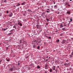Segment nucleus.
<instances>
[{
  "label": "nucleus",
  "mask_w": 73,
  "mask_h": 73,
  "mask_svg": "<svg viewBox=\"0 0 73 73\" xmlns=\"http://www.w3.org/2000/svg\"><path fill=\"white\" fill-rule=\"evenodd\" d=\"M69 24H70V23L67 24V23H66L64 24V27H67L68 25V26H69Z\"/></svg>",
  "instance_id": "1"
},
{
  "label": "nucleus",
  "mask_w": 73,
  "mask_h": 73,
  "mask_svg": "<svg viewBox=\"0 0 73 73\" xmlns=\"http://www.w3.org/2000/svg\"><path fill=\"white\" fill-rule=\"evenodd\" d=\"M65 42H66V40H62V41L61 42V44H64V43H65Z\"/></svg>",
  "instance_id": "2"
},
{
  "label": "nucleus",
  "mask_w": 73,
  "mask_h": 73,
  "mask_svg": "<svg viewBox=\"0 0 73 73\" xmlns=\"http://www.w3.org/2000/svg\"><path fill=\"white\" fill-rule=\"evenodd\" d=\"M13 15V13H11L9 15H8V16H9V17H12Z\"/></svg>",
  "instance_id": "3"
},
{
  "label": "nucleus",
  "mask_w": 73,
  "mask_h": 73,
  "mask_svg": "<svg viewBox=\"0 0 73 73\" xmlns=\"http://www.w3.org/2000/svg\"><path fill=\"white\" fill-rule=\"evenodd\" d=\"M48 69V65L46 64L45 66V69Z\"/></svg>",
  "instance_id": "4"
},
{
  "label": "nucleus",
  "mask_w": 73,
  "mask_h": 73,
  "mask_svg": "<svg viewBox=\"0 0 73 73\" xmlns=\"http://www.w3.org/2000/svg\"><path fill=\"white\" fill-rule=\"evenodd\" d=\"M52 68L54 70H55V69H56V67L54 66L52 67Z\"/></svg>",
  "instance_id": "5"
},
{
  "label": "nucleus",
  "mask_w": 73,
  "mask_h": 73,
  "mask_svg": "<svg viewBox=\"0 0 73 73\" xmlns=\"http://www.w3.org/2000/svg\"><path fill=\"white\" fill-rule=\"evenodd\" d=\"M18 24L20 26H22V25H23L21 23H20V22L18 23Z\"/></svg>",
  "instance_id": "6"
},
{
  "label": "nucleus",
  "mask_w": 73,
  "mask_h": 73,
  "mask_svg": "<svg viewBox=\"0 0 73 73\" xmlns=\"http://www.w3.org/2000/svg\"><path fill=\"white\" fill-rule=\"evenodd\" d=\"M14 29L11 30L10 31V32H11V33H13V32H14Z\"/></svg>",
  "instance_id": "7"
},
{
  "label": "nucleus",
  "mask_w": 73,
  "mask_h": 73,
  "mask_svg": "<svg viewBox=\"0 0 73 73\" xmlns=\"http://www.w3.org/2000/svg\"><path fill=\"white\" fill-rule=\"evenodd\" d=\"M25 2H23L21 3V5H25Z\"/></svg>",
  "instance_id": "8"
},
{
  "label": "nucleus",
  "mask_w": 73,
  "mask_h": 73,
  "mask_svg": "<svg viewBox=\"0 0 73 73\" xmlns=\"http://www.w3.org/2000/svg\"><path fill=\"white\" fill-rule=\"evenodd\" d=\"M46 37L48 39V38H49V39H50V38H51V37L50 36L48 37V36H46Z\"/></svg>",
  "instance_id": "9"
},
{
  "label": "nucleus",
  "mask_w": 73,
  "mask_h": 73,
  "mask_svg": "<svg viewBox=\"0 0 73 73\" xmlns=\"http://www.w3.org/2000/svg\"><path fill=\"white\" fill-rule=\"evenodd\" d=\"M20 4L18 3L16 5V7H19V6H20Z\"/></svg>",
  "instance_id": "10"
},
{
  "label": "nucleus",
  "mask_w": 73,
  "mask_h": 73,
  "mask_svg": "<svg viewBox=\"0 0 73 73\" xmlns=\"http://www.w3.org/2000/svg\"><path fill=\"white\" fill-rule=\"evenodd\" d=\"M40 68H41V67H40V66L38 65V66H37V68L38 69H40Z\"/></svg>",
  "instance_id": "11"
},
{
  "label": "nucleus",
  "mask_w": 73,
  "mask_h": 73,
  "mask_svg": "<svg viewBox=\"0 0 73 73\" xmlns=\"http://www.w3.org/2000/svg\"><path fill=\"white\" fill-rule=\"evenodd\" d=\"M13 68H10V71L11 72H12V71H13Z\"/></svg>",
  "instance_id": "12"
},
{
  "label": "nucleus",
  "mask_w": 73,
  "mask_h": 73,
  "mask_svg": "<svg viewBox=\"0 0 73 73\" xmlns=\"http://www.w3.org/2000/svg\"><path fill=\"white\" fill-rule=\"evenodd\" d=\"M66 42L67 43V44H68V43L69 42V41L68 40H67Z\"/></svg>",
  "instance_id": "13"
},
{
  "label": "nucleus",
  "mask_w": 73,
  "mask_h": 73,
  "mask_svg": "<svg viewBox=\"0 0 73 73\" xmlns=\"http://www.w3.org/2000/svg\"><path fill=\"white\" fill-rule=\"evenodd\" d=\"M60 41V40L57 39L56 40V42H58Z\"/></svg>",
  "instance_id": "14"
},
{
  "label": "nucleus",
  "mask_w": 73,
  "mask_h": 73,
  "mask_svg": "<svg viewBox=\"0 0 73 73\" xmlns=\"http://www.w3.org/2000/svg\"><path fill=\"white\" fill-rule=\"evenodd\" d=\"M18 41H19V43H20L19 44H21V41H22L21 40H18Z\"/></svg>",
  "instance_id": "15"
},
{
  "label": "nucleus",
  "mask_w": 73,
  "mask_h": 73,
  "mask_svg": "<svg viewBox=\"0 0 73 73\" xmlns=\"http://www.w3.org/2000/svg\"><path fill=\"white\" fill-rule=\"evenodd\" d=\"M69 57L71 58H72V56L71 55H70V56H69Z\"/></svg>",
  "instance_id": "16"
},
{
  "label": "nucleus",
  "mask_w": 73,
  "mask_h": 73,
  "mask_svg": "<svg viewBox=\"0 0 73 73\" xmlns=\"http://www.w3.org/2000/svg\"><path fill=\"white\" fill-rule=\"evenodd\" d=\"M13 28H15V29H16V27L15 25L13 27Z\"/></svg>",
  "instance_id": "17"
},
{
  "label": "nucleus",
  "mask_w": 73,
  "mask_h": 73,
  "mask_svg": "<svg viewBox=\"0 0 73 73\" xmlns=\"http://www.w3.org/2000/svg\"><path fill=\"white\" fill-rule=\"evenodd\" d=\"M50 70L49 71L50 72H52V68L50 69Z\"/></svg>",
  "instance_id": "18"
},
{
  "label": "nucleus",
  "mask_w": 73,
  "mask_h": 73,
  "mask_svg": "<svg viewBox=\"0 0 73 73\" xmlns=\"http://www.w3.org/2000/svg\"><path fill=\"white\" fill-rule=\"evenodd\" d=\"M60 27H64V26L62 25L61 24L60 25Z\"/></svg>",
  "instance_id": "19"
},
{
  "label": "nucleus",
  "mask_w": 73,
  "mask_h": 73,
  "mask_svg": "<svg viewBox=\"0 0 73 73\" xmlns=\"http://www.w3.org/2000/svg\"><path fill=\"white\" fill-rule=\"evenodd\" d=\"M67 13H68V14H70V12H67Z\"/></svg>",
  "instance_id": "20"
},
{
  "label": "nucleus",
  "mask_w": 73,
  "mask_h": 73,
  "mask_svg": "<svg viewBox=\"0 0 73 73\" xmlns=\"http://www.w3.org/2000/svg\"><path fill=\"white\" fill-rule=\"evenodd\" d=\"M46 12L47 13H49V12H50V11H47Z\"/></svg>",
  "instance_id": "21"
},
{
  "label": "nucleus",
  "mask_w": 73,
  "mask_h": 73,
  "mask_svg": "<svg viewBox=\"0 0 73 73\" xmlns=\"http://www.w3.org/2000/svg\"><path fill=\"white\" fill-rule=\"evenodd\" d=\"M39 48H40V46H38L37 47V49H39Z\"/></svg>",
  "instance_id": "22"
},
{
  "label": "nucleus",
  "mask_w": 73,
  "mask_h": 73,
  "mask_svg": "<svg viewBox=\"0 0 73 73\" xmlns=\"http://www.w3.org/2000/svg\"><path fill=\"white\" fill-rule=\"evenodd\" d=\"M52 9V8H51L50 9L51 10V11H54V10L53 9Z\"/></svg>",
  "instance_id": "23"
},
{
  "label": "nucleus",
  "mask_w": 73,
  "mask_h": 73,
  "mask_svg": "<svg viewBox=\"0 0 73 73\" xmlns=\"http://www.w3.org/2000/svg\"><path fill=\"white\" fill-rule=\"evenodd\" d=\"M8 12H9L8 11H6V13L7 14L8 13Z\"/></svg>",
  "instance_id": "24"
},
{
  "label": "nucleus",
  "mask_w": 73,
  "mask_h": 73,
  "mask_svg": "<svg viewBox=\"0 0 73 73\" xmlns=\"http://www.w3.org/2000/svg\"><path fill=\"white\" fill-rule=\"evenodd\" d=\"M28 12H31V10H29V9H28Z\"/></svg>",
  "instance_id": "25"
},
{
  "label": "nucleus",
  "mask_w": 73,
  "mask_h": 73,
  "mask_svg": "<svg viewBox=\"0 0 73 73\" xmlns=\"http://www.w3.org/2000/svg\"><path fill=\"white\" fill-rule=\"evenodd\" d=\"M57 7V5H55V6H54V7Z\"/></svg>",
  "instance_id": "26"
},
{
  "label": "nucleus",
  "mask_w": 73,
  "mask_h": 73,
  "mask_svg": "<svg viewBox=\"0 0 73 73\" xmlns=\"http://www.w3.org/2000/svg\"><path fill=\"white\" fill-rule=\"evenodd\" d=\"M70 21H71V22H72V19H70Z\"/></svg>",
  "instance_id": "27"
},
{
  "label": "nucleus",
  "mask_w": 73,
  "mask_h": 73,
  "mask_svg": "<svg viewBox=\"0 0 73 73\" xmlns=\"http://www.w3.org/2000/svg\"><path fill=\"white\" fill-rule=\"evenodd\" d=\"M29 57V56H27V57H26V59H27V58H28Z\"/></svg>",
  "instance_id": "28"
},
{
  "label": "nucleus",
  "mask_w": 73,
  "mask_h": 73,
  "mask_svg": "<svg viewBox=\"0 0 73 73\" xmlns=\"http://www.w3.org/2000/svg\"><path fill=\"white\" fill-rule=\"evenodd\" d=\"M66 64H66V63H65V64H64V66H66Z\"/></svg>",
  "instance_id": "29"
},
{
  "label": "nucleus",
  "mask_w": 73,
  "mask_h": 73,
  "mask_svg": "<svg viewBox=\"0 0 73 73\" xmlns=\"http://www.w3.org/2000/svg\"><path fill=\"white\" fill-rule=\"evenodd\" d=\"M4 3H6L7 2L6 1V0H5L4 1Z\"/></svg>",
  "instance_id": "30"
},
{
  "label": "nucleus",
  "mask_w": 73,
  "mask_h": 73,
  "mask_svg": "<svg viewBox=\"0 0 73 73\" xmlns=\"http://www.w3.org/2000/svg\"><path fill=\"white\" fill-rule=\"evenodd\" d=\"M7 61H8V62H9V60H7Z\"/></svg>",
  "instance_id": "31"
},
{
  "label": "nucleus",
  "mask_w": 73,
  "mask_h": 73,
  "mask_svg": "<svg viewBox=\"0 0 73 73\" xmlns=\"http://www.w3.org/2000/svg\"><path fill=\"white\" fill-rule=\"evenodd\" d=\"M4 31H6V29H4Z\"/></svg>",
  "instance_id": "32"
},
{
  "label": "nucleus",
  "mask_w": 73,
  "mask_h": 73,
  "mask_svg": "<svg viewBox=\"0 0 73 73\" xmlns=\"http://www.w3.org/2000/svg\"><path fill=\"white\" fill-rule=\"evenodd\" d=\"M46 20H47V21H49V20L48 19H47Z\"/></svg>",
  "instance_id": "33"
},
{
  "label": "nucleus",
  "mask_w": 73,
  "mask_h": 73,
  "mask_svg": "<svg viewBox=\"0 0 73 73\" xmlns=\"http://www.w3.org/2000/svg\"><path fill=\"white\" fill-rule=\"evenodd\" d=\"M9 34L10 35H11V34H12V33H9Z\"/></svg>",
  "instance_id": "34"
},
{
  "label": "nucleus",
  "mask_w": 73,
  "mask_h": 73,
  "mask_svg": "<svg viewBox=\"0 0 73 73\" xmlns=\"http://www.w3.org/2000/svg\"><path fill=\"white\" fill-rule=\"evenodd\" d=\"M47 10H48V11H49L50 9H47Z\"/></svg>",
  "instance_id": "35"
},
{
  "label": "nucleus",
  "mask_w": 73,
  "mask_h": 73,
  "mask_svg": "<svg viewBox=\"0 0 73 73\" xmlns=\"http://www.w3.org/2000/svg\"><path fill=\"white\" fill-rule=\"evenodd\" d=\"M56 3L55 2H54V4H55Z\"/></svg>",
  "instance_id": "36"
},
{
  "label": "nucleus",
  "mask_w": 73,
  "mask_h": 73,
  "mask_svg": "<svg viewBox=\"0 0 73 73\" xmlns=\"http://www.w3.org/2000/svg\"><path fill=\"white\" fill-rule=\"evenodd\" d=\"M45 71V73H47V72H46V71Z\"/></svg>",
  "instance_id": "37"
},
{
  "label": "nucleus",
  "mask_w": 73,
  "mask_h": 73,
  "mask_svg": "<svg viewBox=\"0 0 73 73\" xmlns=\"http://www.w3.org/2000/svg\"><path fill=\"white\" fill-rule=\"evenodd\" d=\"M1 15H2L1 14H0V16H1Z\"/></svg>",
  "instance_id": "38"
},
{
  "label": "nucleus",
  "mask_w": 73,
  "mask_h": 73,
  "mask_svg": "<svg viewBox=\"0 0 73 73\" xmlns=\"http://www.w3.org/2000/svg\"><path fill=\"white\" fill-rule=\"evenodd\" d=\"M46 25H48V23H46Z\"/></svg>",
  "instance_id": "39"
},
{
  "label": "nucleus",
  "mask_w": 73,
  "mask_h": 73,
  "mask_svg": "<svg viewBox=\"0 0 73 73\" xmlns=\"http://www.w3.org/2000/svg\"><path fill=\"white\" fill-rule=\"evenodd\" d=\"M51 7L52 9H53V6H51Z\"/></svg>",
  "instance_id": "40"
},
{
  "label": "nucleus",
  "mask_w": 73,
  "mask_h": 73,
  "mask_svg": "<svg viewBox=\"0 0 73 73\" xmlns=\"http://www.w3.org/2000/svg\"><path fill=\"white\" fill-rule=\"evenodd\" d=\"M6 30H7V29H8V28H6Z\"/></svg>",
  "instance_id": "41"
},
{
  "label": "nucleus",
  "mask_w": 73,
  "mask_h": 73,
  "mask_svg": "<svg viewBox=\"0 0 73 73\" xmlns=\"http://www.w3.org/2000/svg\"><path fill=\"white\" fill-rule=\"evenodd\" d=\"M46 58H48V56H47L46 57Z\"/></svg>",
  "instance_id": "42"
},
{
  "label": "nucleus",
  "mask_w": 73,
  "mask_h": 73,
  "mask_svg": "<svg viewBox=\"0 0 73 73\" xmlns=\"http://www.w3.org/2000/svg\"><path fill=\"white\" fill-rule=\"evenodd\" d=\"M65 0H63V1L64 2V1H65Z\"/></svg>",
  "instance_id": "43"
},
{
  "label": "nucleus",
  "mask_w": 73,
  "mask_h": 73,
  "mask_svg": "<svg viewBox=\"0 0 73 73\" xmlns=\"http://www.w3.org/2000/svg\"><path fill=\"white\" fill-rule=\"evenodd\" d=\"M43 15L42 14L41 15V16H42H42Z\"/></svg>",
  "instance_id": "44"
},
{
  "label": "nucleus",
  "mask_w": 73,
  "mask_h": 73,
  "mask_svg": "<svg viewBox=\"0 0 73 73\" xmlns=\"http://www.w3.org/2000/svg\"><path fill=\"white\" fill-rule=\"evenodd\" d=\"M30 12H33V11H31V10H30Z\"/></svg>",
  "instance_id": "45"
},
{
  "label": "nucleus",
  "mask_w": 73,
  "mask_h": 73,
  "mask_svg": "<svg viewBox=\"0 0 73 73\" xmlns=\"http://www.w3.org/2000/svg\"><path fill=\"white\" fill-rule=\"evenodd\" d=\"M18 65H20V64L19 63H18Z\"/></svg>",
  "instance_id": "46"
},
{
  "label": "nucleus",
  "mask_w": 73,
  "mask_h": 73,
  "mask_svg": "<svg viewBox=\"0 0 73 73\" xmlns=\"http://www.w3.org/2000/svg\"><path fill=\"white\" fill-rule=\"evenodd\" d=\"M72 0H70V1H72Z\"/></svg>",
  "instance_id": "47"
},
{
  "label": "nucleus",
  "mask_w": 73,
  "mask_h": 73,
  "mask_svg": "<svg viewBox=\"0 0 73 73\" xmlns=\"http://www.w3.org/2000/svg\"><path fill=\"white\" fill-rule=\"evenodd\" d=\"M1 61H2V60H0V62H1Z\"/></svg>",
  "instance_id": "48"
},
{
  "label": "nucleus",
  "mask_w": 73,
  "mask_h": 73,
  "mask_svg": "<svg viewBox=\"0 0 73 73\" xmlns=\"http://www.w3.org/2000/svg\"><path fill=\"white\" fill-rule=\"evenodd\" d=\"M70 70L72 69V68H70V69H69Z\"/></svg>",
  "instance_id": "49"
},
{
  "label": "nucleus",
  "mask_w": 73,
  "mask_h": 73,
  "mask_svg": "<svg viewBox=\"0 0 73 73\" xmlns=\"http://www.w3.org/2000/svg\"><path fill=\"white\" fill-rule=\"evenodd\" d=\"M46 0H44V1H46Z\"/></svg>",
  "instance_id": "50"
},
{
  "label": "nucleus",
  "mask_w": 73,
  "mask_h": 73,
  "mask_svg": "<svg viewBox=\"0 0 73 73\" xmlns=\"http://www.w3.org/2000/svg\"><path fill=\"white\" fill-rule=\"evenodd\" d=\"M54 8H57V7L56 8V7H54Z\"/></svg>",
  "instance_id": "51"
},
{
  "label": "nucleus",
  "mask_w": 73,
  "mask_h": 73,
  "mask_svg": "<svg viewBox=\"0 0 73 73\" xmlns=\"http://www.w3.org/2000/svg\"><path fill=\"white\" fill-rule=\"evenodd\" d=\"M39 17H40V18L41 17V16H40Z\"/></svg>",
  "instance_id": "52"
},
{
  "label": "nucleus",
  "mask_w": 73,
  "mask_h": 73,
  "mask_svg": "<svg viewBox=\"0 0 73 73\" xmlns=\"http://www.w3.org/2000/svg\"><path fill=\"white\" fill-rule=\"evenodd\" d=\"M24 21H25V22L26 21V20H25Z\"/></svg>",
  "instance_id": "53"
},
{
  "label": "nucleus",
  "mask_w": 73,
  "mask_h": 73,
  "mask_svg": "<svg viewBox=\"0 0 73 73\" xmlns=\"http://www.w3.org/2000/svg\"><path fill=\"white\" fill-rule=\"evenodd\" d=\"M58 68H59V66H58Z\"/></svg>",
  "instance_id": "54"
},
{
  "label": "nucleus",
  "mask_w": 73,
  "mask_h": 73,
  "mask_svg": "<svg viewBox=\"0 0 73 73\" xmlns=\"http://www.w3.org/2000/svg\"><path fill=\"white\" fill-rule=\"evenodd\" d=\"M69 23H70V21H69Z\"/></svg>",
  "instance_id": "55"
},
{
  "label": "nucleus",
  "mask_w": 73,
  "mask_h": 73,
  "mask_svg": "<svg viewBox=\"0 0 73 73\" xmlns=\"http://www.w3.org/2000/svg\"><path fill=\"white\" fill-rule=\"evenodd\" d=\"M59 13H58V14H59Z\"/></svg>",
  "instance_id": "56"
},
{
  "label": "nucleus",
  "mask_w": 73,
  "mask_h": 73,
  "mask_svg": "<svg viewBox=\"0 0 73 73\" xmlns=\"http://www.w3.org/2000/svg\"><path fill=\"white\" fill-rule=\"evenodd\" d=\"M56 70V72H57V70Z\"/></svg>",
  "instance_id": "57"
},
{
  "label": "nucleus",
  "mask_w": 73,
  "mask_h": 73,
  "mask_svg": "<svg viewBox=\"0 0 73 73\" xmlns=\"http://www.w3.org/2000/svg\"><path fill=\"white\" fill-rule=\"evenodd\" d=\"M48 8H50L49 7H48Z\"/></svg>",
  "instance_id": "58"
},
{
  "label": "nucleus",
  "mask_w": 73,
  "mask_h": 73,
  "mask_svg": "<svg viewBox=\"0 0 73 73\" xmlns=\"http://www.w3.org/2000/svg\"><path fill=\"white\" fill-rule=\"evenodd\" d=\"M72 53H73V52H72Z\"/></svg>",
  "instance_id": "59"
},
{
  "label": "nucleus",
  "mask_w": 73,
  "mask_h": 73,
  "mask_svg": "<svg viewBox=\"0 0 73 73\" xmlns=\"http://www.w3.org/2000/svg\"><path fill=\"white\" fill-rule=\"evenodd\" d=\"M66 4H67V3H66Z\"/></svg>",
  "instance_id": "60"
},
{
  "label": "nucleus",
  "mask_w": 73,
  "mask_h": 73,
  "mask_svg": "<svg viewBox=\"0 0 73 73\" xmlns=\"http://www.w3.org/2000/svg\"><path fill=\"white\" fill-rule=\"evenodd\" d=\"M45 2L46 3V1H45Z\"/></svg>",
  "instance_id": "61"
},
{
  "label": "nucleus",
  "mask_w": 73,
  "mask_h": 73,
  "mask_svg": "<svg viewBox=\"0 0 73 73\" xmlns=\"http://www.w3.org/2000/svg\"><path fill=\"white\" fill-rule=\"evenodd\" d=\"M45 27H46V26H45Z\"/></svg>",
  "instance_id": "62"
},
{
  "label": "nucleus",
  "mask_w": 73,
  "mask_h": 73,
  "mask_svg": "<svg viewBox=\"0 0 73 73\" xmlns=\"http://www.w3.org/2000/svg\"><path fill=\"white\" fill-rule=\"evenodd\" d=\"M49 58H50V57H49Z\"/></svg>",
  "instance_id": "63"
},
{
  "label": "nucleus",
  "mask_w": 73,
  "mask_h": 73,
  "mask_svg": "<svg viewBox=\"0 0 73 73\" xmlns=\"http://www.w3.org/2000/svg\"><path fill=\"white\" fill-rule=\"evenodd\" d=\"M43 3H44V2H43Z\"/></svg>",
  "instance_id": "64"
}]
</instances>
